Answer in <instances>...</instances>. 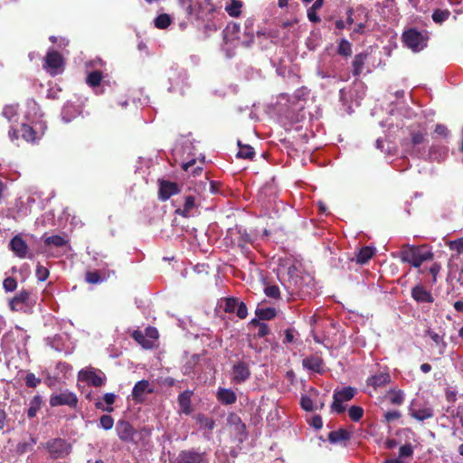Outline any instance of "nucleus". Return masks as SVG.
<instances>
[{
    "mask_svg": "<svg viewBox=\"0 0 463 463\" xmlns=\"http://www.w3.org/2000/svg\"><path fill=\"white\" fill-rule=\"evenodd\" d=\"M433 259V253L430 250H422V248L416 246H405L401 250V260L403 262L419 268L424 261Z\"/></svg>",
    "mask_w": 463,
    "mask_h": 463,
    "instance_id": "obj_1",
    "label": "nucleus"
},
{
    "mask_svg": "<svg viewBox=\"0 0 463 463\" xmlns=\"http://www.w3.org/2000/svg\"><path fill=\"white\" fill-rule=\"evenodd\" d=\"M47 450L49 457L52 459H62L71 452V444L61 438H53L43 444Z\"/></svg>",
    "mask_w": 463,
    "mask_h": 463,
    "instance_id": "obj_2",
    "label": "nucleus"
},
{
    "mask_svg": "<svg viewBox=\"0 0 463 463\" xmlns=\"http://www.w3.org/2000/svg\"><path fill=\"white\" fill-rule=\"evenodd\" d=\"M403 44L414 52L427 47L429 37L415 28L405 30L402 35Z\"/></svg>",
    "mask_w": 463,
    "mask_h": 463,
    "instance_id": "obj_3",
    "label": "nucleus"
},
{
    "mask_svg": "<svg viewBox=\"0 0 463 463\" xmlns=\"http://www.w3.org/2000/svg\"><path fill=\"white\" fill-rule=\"evenodd\" d=\"M356 393V389L351 386L344 387L340 390L334 391L333 402L331 404V411L341 414L346 410L344 402L351 401Z\"/></svg>",
    "mask_w": 463,
    "mask_h": 463,
    "instance_id": "obj_4",
    "label": "nucleus"
},
{
    "mask_svg": "<svg viewBox=\"0 0 463 463\" xmlns=\"http://www.w3.org/2000/svg\"><path fill=\"white\" fill-rule=\"evenodd\" d=\"M49 403L51 407L66 405L71 409H76L78 407L79 400L74 392L65 390L60 393L52 394L50 396Z\"/></svg>",
    "mask_w": 463,
    "mask_h": 463,
    "instance_id": "obj_5",
    "label": "nucleus"
},
{
    "mask_svg": "<svg viewBox=\"0 0 463 463\" xmlns=\"http://www.w3.org/2000/svg\"><path fill=\"white\" fill-rule=\"evenodd\" d=\"M79 381L85 382L94 387H101L106 383L105 374L98 369L88 367L79 372Z\"/></svg>",
    "mask_w": 463,
    "mask_h": 463,
    "instance_id": "obj_6",
    "label": "nucleus"
},
{
    "mask_svg": "<svg viewBox=\"0 0 463 463\" xmlns=\"http://www.w3.org/2000/svg\"><path fill=\"white\" fill-rule=\"evenodd\" d=\"M64 66V58L57 51H49L44 58L43 68L52 75L60 73Z\"/></svg>",
    "mask_w": 463,
    "mask_h": 463,
    "instance_id": "obj_7",
    "label": "nucleus"
},
{
    "mask_svg": "<svg viewBox=\"0 0 463 463\" xmlns=\"http://www.w3.org/2000/svg\"><path fill=\"white\" fill-rule=\"evenodd\" d=\"M250 375L251 372L248 363L239 361L232 365L231 378L232 383H242L250 379Z\"/></svg>",
    "mask_w": 463,
    "mask_h": 463,
    "instance_id": "obj_8",
    "label": "nucleus"
},
{
    "mask_svg": "<svg viewBox=\"0 0 463 463\" xmlns=\"http://www.w3.org/2000/svg\"><path fill=\"white\" fill-rule=\"evenodd\" d=\"M116 432L123 442H133L137 431L132 424L126 420H119L116 424Z\"/></svg>",
    "mask_w": 463,
    "mask_h": 463,
    "instance_id": "obj_9",
    "label": "nucleus"
},
{
    "mask_svg": "<svg viewBox=\"0 0 463 463\" xmlns=\"http://www.w3.org/2000/svg\"><path fill=\"white\" fill-rule=\"evenodd\" d=\"M10 250L20 259H33V255L28 254V245L20 234L14 236L9 242Z\"/></svg>",
    "mask_w": 463,
    "mask_h": 463,
    "instance_id": "obj_10",
    "label": "nucleus"
},
{
    "mask_svg": "<svg viewBox=\"0 0 463 463\" xmlns=\"http://www.w3.org/2000/svg\"><path fill=\"white\" fill-rule=\"evenodd\" d=\"M31 305V292L26 289H22L19 291L9 301V307L12 311H20L24 307H30Z\"/></svg>",
    "mask_w": 463,
    "mask_h": 463,
    "instance_id": "obj_11",
    "label": "nucleus"
},
{
    "mask_svg": "<svg viewBox=\"0 0 463 463\" xmlns=\"http://www.w3.org/2000/svg\"><path fill=\"white\" fill-rule=\"evenodd\" d=\"M177 183L167 180H159L158 197L161 201L168 200L172 195L180 193Z\"/></svg>",
    "mask_w": 463,
    "mask_h": 463,
    "instance_id": "obj_12",
    "label": "nucleus"
},
{
    "mask_svg": "<svg viewBox=\"0 0 463 463\" xmlns=\"http://www.w3.org/2000/svg\"><path fill=\"white\" fill-rule=\"evenodd\" d=\"M176 463H208L203 453L194 450H183L179 453Z\"/></svg>",
    "mask_w": 463,
    "mask_h": 463,
    "instance_id": "obj_13",
    "label": "nucleus"
},
{
    "mask_svg": "<svg viewBox=\"0 0 463 463\" xmlns=\"http://www.w3.org/2000/svg\"><path fill=\"white\" fill-rule=\"evenodd\" d=\"M411 298L417 303H432L434 298L430 291L427 290L422 285H416L411 288Z\"/></svg>",
    "mask_w": 463,
    "mask_h": 463,
    "instance_id": "obj_14",
    "label": "nucleus"
},
{
    "mask_svg": "<svg viewBox=\"0 0 463 463\" xmlns=\"http://www.w3.org/2000/svg\"><path fill=\"white\" fill-rule=\"evenodd\" d=\"M302 365L305 369L321 373L323 371L324 361L321 356L312 354L302 360Z\"/></svg>",
    "mask_w": 463,
    "mask_h": 463,
    "instance_id": "obj_15",
    "label": "nucleus"
},
{
    "mask_svg": "<svg viewBox=\"0 0 463 463\" xmlns=\"http://www.w3.org/2000/svg\"><path fill=\"white\" fill-rule=\"evenodd\" d=\"M152 389H149V382L147 380H141L136 383L132 390V398L135 402H141L144 401L146 392L151 393Z\"/></svg>",
    "mask_w": 463,
    "mask_h": 463,
    "instance_id": "obj_16",
    "label": "nucleus"
},
{
    "mask_svg": "<svg viewBox=\"0 0 463 463\" xmlns=\"http://www.w3.org/2000/svg\"><path fill=\"white\" fill-rule=\"evenodd\" d=\"M367 58L368 52H363L354 55L352 61L353 75L354 77H359L361 75Z\"/></svg>",
    "mask_w": 463,
    "mask_h": 463,
    "instance_id": "obj_17",
    "label": "nucleus"
},
{
    "mask_svg": "<svg viewBox=\"0 0 463 463\" xmlns=\"http://www.w3.org/2000/svg\"><path fill=\"white\" fill-rule=\"evenodd\" d=\"M391 382V376L388 373H381L372 375L366 380L367 385L373 386L374 389L383 387Z\"/></svg>",
    "mask_w": 463,
    "mask_h": 463,
    "instance_id": "obj_18",
    "label": "nucleus"
},
{
    "mask_svg": "<svg viewBox=\"0 0 463 463\" xmlns=\"http://www.w3.org/2000/svg\"><path fill=\"white\" fill-rule=\"evenodd\" d=\"M192 395H193V392L186 390V391L181 392L177 398V402L181 408L182 412H184L186 415H189L192 412V407H191Z\"/></svg>",
    "mask_w": 463,
    "mask_h": 463,
    "instance_id": "obj_19",
    "label": "nucleus"
},
{
    "mask_svg": "<svg viewBox=\"0 0 463 463\" xmlns=\"http://www.w3.org/2000/svg\"><path fill=\"white\" fill-rule=\"evenodd\" d=\"M352 437V433L345 429H339L328 433V440L332 444L345 442Z\"/></svg>",
    "mask_w": 463,
    "mask_h": 463,
    "instance_id": "obj_20",
    "label": "nucleus"
},
{
    "mask_svg": "<svg viewBox=\"0 0 463 463\" xmlns=\"http://www.w3.org/2000/svg\"><path fill=\"white\" fill-rule=\"evenodd\" d=\"M217 399L222 404L231 405L236 402L237 396L232 389L220 388L217 392Z\"/></svg>",
    "mask_w": 463,
    "mask_h": 463,
    "instance_id": "obj_21",
    "label": "nucleus"
},
{
    "mask_svg": "<svg viewBox=\"0 0 463 463\" xmlns=\"http://www.w3.org/2000/svg\"><path fill=\"white\" fill-rule=\"evenodd\" d=\"M116 398H117L116 394H114L112 392L105 393L103 396V401L107 404V406H105L102 402L99 401V402H95V407L98 410L110 413L114 411V408L111 405L115 402Z\"/></svg>",
    "mask_w": 463,
    "mask_h": 463,
    "instance_id": "obj_22",
    "label": "nucleus"
},
{
    "mask_svg": "<svg viewBox=\"0 0 463 463\" xmlns=\"http://www.w3.org/2000/svg\"><path fill=\"white\" fill-rule=\"evenodd\" d=\"M411 142L412 146H418L425 142L428 132L426 128L420 127L417 129L410 130Z\"/></svg>",
    "mask_w": 463,
    "mask_h": 463,
    "instance_id": "obj_23",
    "label": "nucleus"
},
{
    "mask_svg": "<svg viewBox=\"0 0 463 463\" xmlns=\"http://www.w3.org/2000/svg\"><path fill=\"white\" fill-rule=\"evenodd\" d=\"M374 252L375 250L372 247L365 246L361 248L355 256L356 263L361 265L367 263L373 258Z\"/></svg>",
    "mask_w": 463,
    "mask_h": 463,
    "instance_id": "obj_24",
    "label": "nucleus"
},
{
    "mask_svg": "<svg viewBox=\"0 0 463 463\" xmlns=\"http://www.w3.org/2000/svg\"><path fill=\"white\" fill-rule=\"evenodd\" d=\"M253 24H254V20L251 18H248L244 23V35H245L246 39L244 40L243 44L247 47L250 46L254 41L255 32H254Z\"/></svg>",
    "mask_w": 463,
    "mask_h": 463,
    "instance_id": "obj_25",
    "label": "nucleus"
},
{
    "mask_svg": "<svg viewBox=\"0 0 463 463\" xmlns=\"http://www.w3.org/2000/svg\"><path fill=\"white\" fill-rule=\"evenodd\" d=\"M43 405V399L42 397L37 394L34 395L32 400L30 401L29 408L27 410V416L30 419H33L36 416L38 411L41 409Z\"/></svg>",
    "mask_w": 463,
    "mask_h": 463,
    "instance_id": "obj_26",
    "label": "nucleus"
},
{
    "mask_svg": "<svg viewBox=\"0 0 463 463\" xmlns=\"http://www.w3.org/2000/svg\"><path fill=\"white\" fill-rule=\"evenodd\" d=\"M239 151L237 153V157L243 159L251 160L255 156L254 148L250 145H243L240 140H238Z\"/></svg>",
    "mask_w": 463,
    "mask_h": 463,
    "instance_id": "obj_27",
    "label": "nucleus"
},
{
    "mask_svg": "<svg viewBox=\"0 0 463 463\" xmlns=\"http://www.w3.org/2000/svg\"><path fill=\"white\" fill-rule=\"evenodd\" d=\"M411 416L419 421H423L427 419L432 418L434 413L431 408H422L419 410H411Z\"/></svg>",
    "mask_w": 463,
    "mask_h": 463,
    "instance_id": "obj_28",
    "label": "nucleus"
},
{
    "mask_svg": "<svg viewBox=\"0 0 463 463\" xmlns=\"http://www.w3.org/2000/svg\"><path fill=\"white\" fill-rule=\"evenodd\" d=\"M450 15L451 13L449 9L437 8L433 11L431 18L435 24L441 25Z\"/></svg>",
    "mask_w": 463,
    "mask_h": 463,
    "instance_id": "obj_29",
    "label": "nucleus"
},
{
    "mask_svg": "<svg viewBox=\"0 0 463 463\" xmlns=\"http://www.w3.org/2000/svg\"><path fill=\"white\" fill-rule=\"evenodd\" d=\"M425 334L439 346V353L443 354L447 347V343L444 341L443 337L430 329H428Z\"/></svg>",
    "mask_w": 463,
    "mask_h": 463,
    "instance_id": "obj_30",
    "label": "nucleus"
},
{
    "mask_svg": "<svg viewBox=\"0 0 463 463\" xmlns=\"http://www.w3.org/2000/svg\"><path fill=\"white\" fill-rule=\"evenodd\" d=\"M242 5L241 0H231L230 4L226 5L225 11L232 17H239L241 14Z\"/></svg>",
    "mask_w": 463,
    "mask_h": 463,
    "instance_id": "obj_31",
    "label": "nucleus"
},
{
    "mask_svg": "<svg viewBox=\"0 0 463 463\" xmlns=\"http://www.w3.org/2000/svg\"><path fill=\"white\" fill-rule=\"evenodd\" d=\"M255 314L260 320H270L276 317L277 311L274 307H258Z\"/></svg>",
    "mask_w": 463,
    "mask_h": 463,
    "instance_id": "obj_32",
    "label": "nucleus"
},
{
    "mask_svg": "<svg viewBox=\"0 0 463 463\" xmlns=\"http://www.w3.org/2000/svg\"><path fill=\"white\" fill-rule=\"evenodd\" d=\"M194 205H195V198L193 195H188L185 197L184 208L176 209L175 213L178 215H181L183 217H187L190 211L194 207Z\"/></svg>",
    "mask_w": 463,
    "mask_h": 463,
    "instance_id": "obj_33",
    "label": "nucleus"
},
{
    "mask_svg": "<svg viewBox=\"0 0 463 463\" xmlns=\"http://www.w3.org/2000/svg\"><path fill=\"white\" fill-rule=\"evenodd\" d=\"M324 0H316L312 6L307 10V17L312 23H319L320 18L317 14V11L323 6Z\"/></svg>",
    "mask_w": 463,
    "mask_h": 463,
    "instance_id": "obj_34",
    "label": "nucleus"
},
{
    "mask_svg": "<svg viewBox=\"0 0 463 463\" xmlns=\"http://www.w3.org/2000/svg\"><path fill=\"white\" fill-rule=\"evenodd\" d=\"M22 137L27 142H34L36 140V132L34 129L27 125L22 124L20 128Z\"/></svg>",
    "mask_w": 463,
    "mask_h": 463,
    "instance_id": "obj_35",
    "label": "nucleus"
},
{
    "mask_svg": "<svg viewBox=\"0 0 463 463\" xmlns=\"http://www.w3.org/2000/svg\"><path fill=\"white\" fill-rule=\"evenodd\" d=\"M337 54L343 57H350L352 55V44L346 39H341L339 41L337 50Z\"/></svg>",
    "mask_w": 463,
    "mask_h": 463,
    "instance_id": "obj_36",
    "label": "nucleus"
},
{
    "mask_svg": "<svg viewBox=\"0 0 463 463\" xmlns=\"http://www.w3.org/2000/svg\"><path fill=\"white\" fill-rule=\"evenodd\" d=\"M236 240L237 246L240 247L242 251L246 250L248 244L252 242L250 235L245 231L241 232V230L238 231V237Z\"/></svg>",
    "mask_w": 463,
    "mask_h": 463,
    "instance_id": "obj_37",
    "label": "nucleus"
},
{
    "mask_svg": "<svg viewBox=\"0 0 463 463\" xmlns=\"http://www.w3.org/2000/svg\"><path fill=\"white\" fill-rule=\"evenodd\" d=\"M102 80V72L100 71H93L87 76L86 82L90 87H98Z\"/></svg>",
    "mask_w": 463,
    "mask_h": 463,
    "instance_id": "obj_38",
    "label": "nucleus"
},
{
    "mask_svg": "<svg viewBox=\"0 0 463 463\" xmlns=\"http://www.w3.org/2000/svg\"><path fill=\"white\" fill-rule=\"evenodd\" d=\"M172 23L171 17L167 14H161L155 19V26L158 29H166Z\"/></svg>",
    "mask_w": 463,
    "mask_h": 463,
    "instance_id": "obj_39",
    "label": "nucleus"
},
{
    "mask_svg": "<svg viewBox=\"0 0 463 463\" xmlns=\"http://www.w3.org/2000/svg\"><path fill=\"white\" fill-rule=\"evenodd\" d=\"M348 416L353 421L358 422L364 416V409L361 406L353 405L348 410Z\"/></svg>",
    "mask_w": 463,
    "mask_h": 463,
    "instance_id": "obj_40",
    "label": "nucleus"
},
{
    "mask_svg": "<svg viewBox=\"0 0 463 463\" xmlns=\"http://www.w3.org/2000/svg\"><path fill=\"white\" fill-rule=\"evenodd\" d=\"M44 243L48 246L63 247L67 244V241L60 235H52L44 239Z\"/></svg>",
    "mask_w": 463,
    "mask_h": 463,
    "instance_id": "obj_41",
    "label": "nucleus"
},
{
    "mask_svg": "<svg viewBox=\"0 0 463 463\" xmlns=\"http://www.w3.org/2000/svg\"><path fill=\"white\" fill-rule=\"evenodd\" d=\"M388 398L392 404L401 405V404H402V402L404 401V394L401 390H399V391L391 390L388 392Z\"/></svg>",
    "mask_w": 463,
    "mask_h": 463,
    "instance_id": "obj_42",
    "label": "nucleus"
},
{
    "mask_svg": "<svg viewBox=\"0 0 463 463\" xmlns=\"http://www.w3.org/2000/svg\"><path fill=\"white\" fill-rule=\"evenodd\" d=\"M197 422L202 428L212 430L214 428L215 422L213 419L205 416L204 414H198L196 417Z\"/></svg>",
    "mask_w": 463,
    "mask_h": 463,
    "instance_id": "obj_43",
    "label": "nucleus"
},
{
    "mask_svg": "<svg viewBox=\"0 0 463 463\" xmlns=\"http://www.w3.org/2000/svg\"><path fill=\"white\" fill-rule=\"evenodd\" d=\"M239 302L240 301L237 298H233V297L226 298L224 299V307H223L224 312L234 313Z\"/></svg>",
    "mask_w": 463,
    "mask_h": 463,
    "instance_id": "obj_44",
    "label": "nucleus"
},
{
    "mask_svg": "<svg viewBox=\"0 0 463 463\" xmlns=\"http://www.w3.org/2000/svg\"><path fill=\"white\" fill-rule=\"evenodd\" d=\"M24 382L27 387L35 388L42 383V380L36 377L33 373H27L24 377Z\"/></svg>",
    "mask_w": 463,
    "mask_h": 463,
    "instance_id": "obj_45",
    "label": "nucleus"
},
{
    "mask_svg": "<svg viewBox=\"0 0 463 463\" xmlns=\"http://www.w3.org/2000/svg\"><path fill=\"white\" fill-rule=\"evenodd\" d=\"M37 439L35 438H31L28 442H20L17 445V451L21 454L26 453L33 449V447L36 444Z\"/></svg>",
    "mask_w": 463,
    "mask_h": 463,
    "instance_id": "obj_46",
    "label": "nucleus"
},
{
    "mask_svg": "<svg viewBox=\"0 0 463 463\" xmlns=\"http://www.w3.org/2000/svg\"><path fill=\"white\" fill-rule=\"evenodd\" d=\"M99 425L105 430H109L114 426V419L109 414H104L99 418Z\"/></svg>",
    "mask_w": 463,
    "mask_h": 463,
    "instance_id": "obj_47",
    "label": "nucleus"
},
{
    "mask_svg": "<svg viewBox=\"0 0 463 463\" xmlns=\"http://www.w3.org/2000/svg\"><path fill=\"white\" fill-rule=\"evenodd\" d=\"M300 405L306 411H313L318 409L317 406L314 405L312 399L306 395L301 397Z\"/></svg>",
    "mask_w": 463,
    "mask_h": 463,
    "instance_id": "obj_48",
    "label": "nucleus"
},
{
    "mask_svg": "<svg viewBox=\"0 0 463 463\" xmlns=\"http://www.w3.org/2000/svg\"><path fill=\"white\" fill-rule=\"evenodd\" d=\"M85 280L89 284H98L102 281L100 274L98 270L87 271L85 275Z\"/></svg>",
    "mask_w": 463,
    "mask_h": 463,
    "instance_id": "obj_49",
    "label": "nucleus"
},
{
    "mask_svg": "<svg viewBox=\"0 0 463 463\" xmlns=\"http://www.w3.org/2000/svg\"><path fill=\"white\" fill-rule=\"evenodd\" d=\"M449 248L450 250H455L458 255L463 253V237L458 238L455 241H450L449 242Z\"/></svg>",
    "mask_w": 463,
    "mask_h": 463,
    "instance_id": "obj_50",
    "label": "nucleus"
},
{
    "mask_svg": "<svg viewBox=\"0 0 463 463\" xmlns=\"http://www.w3.org/2000/svg\"><path fill=\"white\" fill-rule=\"evenodd\" d=\"M49 269L41 265V264H38L37 267H36V270H35V275H36V278L39 281H45L48 277H49Z\"/></svg>",
    "mask_w": 463,
    "mask_h": 463,
    "instance_id": "obj_51",
    "label": "nucleus"
},
{
    "mask_svg": "<svg viewBox=\"0 0 463 463\" xmlns=\"http://www.w3.org/2000/svg\"><path fill=\"white\" fill-rule=\"evenodd\" d=\"M264 293L269 298H280L279 288L276 285L267 286L264 288Z\"/></svg>",
    "mask_w": 463,
    "mask_h": 463,
    "instance_id": "obj_52",
    "label": "nucleus"
},
{
    "mask_svg": "<svg viewBox=\"0 0 463 463\" xmlns=\"http://www.w3.org/2000/svg\"><path fill=\"white\" fill-rule=\"evenodd\" d=\"M3 287L8 292L14 291L17 288V281L14 278L8 277L5 279L3 282Z\"/></svg>",
    "mask_w": 463,
    "mask_h": 463,
    "instance_id": "obj_53",
    "label": "nucleus"
},
{
    "mask_svg": "<svg viewBox=\"0 0 463 463\" xmlns=\"http://www.w3.org/2000/svg\"><path fill=\"white\" fill-rule=\"evenodd\" d=\"M442 151L437 155V147L435 146H431L429 150L430 156L438 161L443 160L446 156L447 151L446 148H442Z\"/></svg>",
    "mask_w": 463,
    "mask_h": 463,
    "instance_id": "obj_54",
    "label": "nucleus"
},
{
    "mask_svg": "<svg viewBox=\"0 0 463 463\" xmlns=\"http://www.w3.org/2000/svg\"><path fill=\"white\" fill-rule=\"evenodd\" d=\"M413 454V448L411 444L407 443L400 447L399 456L400 458H408L411 457Z\"/></svg>",
    "mask_w": 463,
    "mask_h": 463,
    "instance_id": "obj_55",
    "label": "nucleus"
},
{
    "mask_svg": "<svg viewBox=\"0 0 463 463\" xmlns=\"http://www.w3.org/2000/svg\"><path fill=\"white\" fill-rule=\"evenodd\" d=\"M401 417H402V414L399 411H386L383 414L384 421L386 423H390L392 421L399 420Z\"/></svg>",
    "mask_w": 463,
    "mask_h": 463,
    "instance_id": "obj_56",
    "label": "nucleus"
},
{
    "mask_svg": "<svg viewBox=\"0 0 463 463\" xmlns=\"http://www.w3.org/2000/svg\"><path fill=\"white\" fill-rule=\"evenodd\" d=\"M236 315L239 318L244 319L248 316V308L244 302L240 301L237 307H236Z\"/></svg>",
    "mask_w": 463,
    "mask_h": 463,
    "instance_id": "obj_57",
    "label": "nucleus"
},
{
    "mask_svg": "<svg viewBox=\"0 0 463 463\" xmlns=\"http://www.w3.org/2000/svg\"><path fill=\"white\" fill-rule=\"evenodd\" d=\"M132 337L138 343L140 344L141 345L143 346H146V339L144 335V334L139 331V330H136L133 332L132 334Z\"/></svg>",
    "mask_w": 463,
    "mask_h": 463,
    "instance_id": "obj_58",
    "label": "nucleus"
},
{
    "mask_svg": "<svg viewBox=\"0 0 463 463\" xmlns=\"http://www.w3.org/2000/svg\"><path fill=\"white\" fill-rule=\"evenodd\" d=\"M434 133L439 135V136L447 137L449 136V131L448 128L445 125L437 124L435 126Z\"/></svg>",
    "mask_w": 463,
    "mask_h": 463,
    "instance_id": "obj_59",
    "label": "nucleus"
},
{
    "mask_svg": "<svg viewBox=\"0 0 463 463\" xmlns=\"http://www.w3.org/2000/svg\"><path fill=\"white\" fill-rule=\"evenodd\" d=\"M285 336L283 339V344L293 343L295 339V330L293 328H288L285 330Z\"/></svg>",
    "mask_w": 463,
    "mask_h": 463,
    "instance_id": "obj_60",
    "label": "nucleus"
},
{
    "mask_svg": "<svg viewBox=\"0 0 463 463\" xmlns=\"http://www.w3.org/2000/svg\"><path fill=\"white\" fill-rule=\"evenodd\" d=\"M441 269V265L439 263H433L432 266L430 268V272L432 275V283L437 282V276L439 273Z\"/></svg>",
    "mask_w": 463,
    "mask_h": 463,
    "instance_id": "obj_61",
    "label": "nucleus"
},
{
    "mask_svg": "<svg viewBox=\"0 0 463 463\" xmlns=\"http://www.w3.org/2000/svg\"><path fill=\"white\" fill-rule=\"evenodd\" d=\"M269 334V327L267 324L261 323L259 326L258 337H264Z\"/></svg>",
    "mask_w": 463,
    "mask_h": 463,
    "instance_id": "obj_62",
    "label": "nucleus"
},
{
    "mask_svg": "<svg viewBox=\"0 0 463 463\" xmlns=\"http://www.w3.org/2000/svg\"><path fill=\"white\" fill-rule=\"evenodd\" d=\"M312 426L317 429V430H319L322 428L323 426V420H322V418L319 416V415H315L313 418H312Z\"/></svg>",
    "mask_w": 463,
    "mask_h": 463,
    "instance_id": "obj_63",
    "label": "nucleus"
},
{
    "mask_svg": "<svg viewBox=\"0 0 463 463\" xmlns=\"http://www.w3.org/2000/svg\"><path fill=\"white\" fill-rule=\"evenodd\" d=\"M364 29H365V24L364 23L357 24L354 26L353 33L351 34V36H353V34H354V33L363 34L364 33Z\"/></svg>",
    "mask_w": 463,
    "mask_h": 463,
    "instance_id": "obj_64",
    "label": "nucleus"
}]
</instances>
